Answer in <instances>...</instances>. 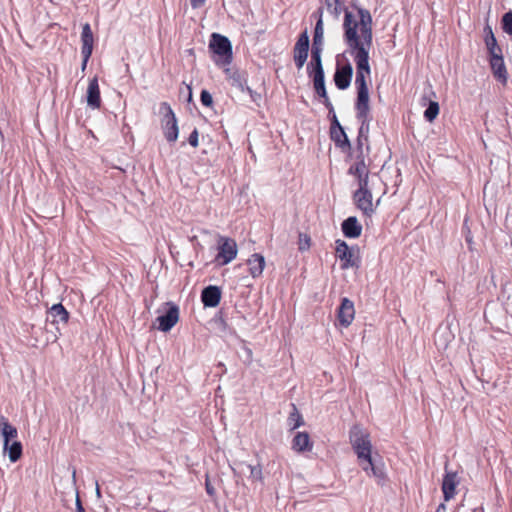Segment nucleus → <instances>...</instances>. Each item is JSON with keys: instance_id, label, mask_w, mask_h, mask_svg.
<instances>
[{"instance_id": "nucleus-33", "label": "nucleus", "mask_w": 512, "mask_h": 512, "mask_svg": "<svg viewBox=\"0 0 512 512\" xmlns=\"http://www.w3.org/2000/svg\"><path fill=\"white\" fill-rule=\"evenodd\" d=\"M232 85L242 92H246L247 85L246 79L240 73H234L231 77Z\"/></svg>"}, {"instance_id": "nucleus-28", "label": "nucleus", "mask_w": 512, "mask_h": 512, "mask_svg": "<svg viewBox=\"0 0 512 512\" xmlns=\"http://www.w3.org/2000/svg\"><path fill=\"white\" fill-rule=\"evenodd\" d=\"M287 424L290 430H295L304 424L303 417L294 404H292V411L287 419Z\"/></svg>"}, {"instance_id": "nucleus-10", "label": "nucleus", "mask_w": 512, "mask_h": 512, "mask_svg": "<svg viewBox=\"0 0 512 512\" xmlns=\"http://www.w3.org/2000/svg\"><path fill=\"white\" fill-rule=\"evenodd\" d=\"M46 320L56 326L60 333V326H65L69 320V313L61 303L54 304L47 312Z\"/></svg>"}, {"instance_id": "nucleus-25", "label": "nucleus", "mask_w": 512, "mask_h": 512, "mask_svg": "<svg viewBox=\"0 0 512 512\" xmlns=\"http://www.w3.org/2000/svg\"><path fill=\"white\" fill-rule=\"evenodd\" d=\"M0 435L3 437L4 447H8V443L17 437L18 432L7 420L2 419L0 423Z\"/></svg>"}, {"instance_id": "nucleus-30", "label": "nucleus", "mask_w": 512, "mask_h": 512, "mask_svg": "<svg viewBox=\"0 0 512 512\" xmlns=\"http://www.w3.org/2000/svg\"><path fill=\"white\" fill-rule=\"evenodd\" d=\"M326 10L334 17L338 18L342 11L344 10V15L346 12H349L347 9H344L340 0H325Z\"/></svg>"}, {"instance_id": "nucleus-32", "label": "nucleus", "mask_w": 512, "mask_h": 512, "mask_svg": "<svg viewBox=\"0 0 512 512\" xmlns=\"http://www.w3.org/2000/svg\"><path fill=\"white\" fill-rule=\"evenodd\" d=\"M357 119L360 121L358 135H360L361 137H364V140L366 142H368L369 123H370L369 114H365V117H357Z\"/></svg>"}, {"instance_id": "nucleus-2", "label": "nucleus", "mask_w": 512, "mask_h": 512, "mask_svg": "<svg viewBox=\"0 0 512 512\" xmlns=\"http://www.w3.org/2000/svg\"><path fill=\"white\" fill-rule=\"evenodd\" d=\"M349 440L362 469L379 484H383L386 480L385 466L381 459L372 456L369 433L359 425H354L349 431Z\"/></svg>"}, {"instance_id": "nucleus-41", "label": "nucleus", "mask_w": 512, "mask_h": 512, "mask_svg": "<svg viewBox=\"0 0 512 512\" xmlns=\"http://www.w3.org/2000/svg\"><path fill=\"white\" fill-rule=\"evenodd\" d=\"M488 53L490 55V59H495V57L503 58L502 49L499 46H495V47H493V49H491V48L488 49Z\"/></svg>"}, {"instance_id": "nucleus-50", "label": "nucleus", "mask_w": 512, "mask_h": 512, "mask_svg": "<svg viewBox=\"0 0 512 512\" xmlns=\"http://www.w3.org/2000/svg\"><path fill=\"white\" fill-rule=\"evenodd\" d=\"M83 57V61H82V65H81V68L82 70L84 71L86 69V66H87V63L89 61L90 58H85V56H82Z\"/></svg>"}, {"instance_id": "nucleus-17", "label": "nucleus", "mask_w": 512, "mask_h": 512, "mask_svg": "<svg viewBox=\"0 0 512 512\" xmlns=\"http://www.w3.org/2000/svg\"><path fill=\"white\" fill-rule=\"evenodd\" d=\"M87 104L92 109H98L101 106L100 89L97 77L89 81L87 88Z\"/></svg>"}, {"instance_id": "nucleus-12", "label": "nucleus", "mask_w": 512, "mask_h": 512, "mask_svg": "<svg viewBox=\"0 0 512 512\" xmlns=\"http://www.w3.org/2000/svg\"><path fill=\"white\" fill-rule=\"evenodd\" d=\"M354 317V303L347 297L342 298L337 313V318L340 325L343 327H348L353 322Z\"/></svg>"}, {"instance_id": "nucleus-34", "label": "nucleus", "mask_w": 512, "mask_h": 512, "mask_svg": "<svg viewBox=\"0 0 512 512\" xmlns=\"http://www.w3.org/2000/svg\"><path fill=\"white\" fill-rule=\"evenodd\" d=\"M246 466L250 471L249 478L252 481H260V482L263 481V473H262V468L260 465L252 466L250 464H247Z\"/></svg>"}, {"instance_id": "nucleus-4", "label": "nucleus", "mask_w": 512, "mask_h": 512, "mask_svg": "<svg viewBox=\"0 0 512 512\" xmlns=\"http://www.w3.org/2000/svg\"><path fill=\"white\" fill-rule=\"evenodd\" d=\"M162 114L161 125L166 140L170 143L178 139L179 128L174 111L167 102H162L159 108Z\"/></svg>"}, {"instance_id": "nucleus-46", "label": "nucleus", "mask_w": 512, "mask_h": 512, "mask_svg": "<svg viewBox=\"0 0 512 512\" xmlns=\"http://www.w3.org/2000/svg\"><path fill=\"white\" fill-rule=\"evenodd\" d=\"M205 489L209 496H214L216 493L215 488L212 486V484L210 483V481L208 479H206V481H205Z\"/></svg>"}, {"instance_id": "nucleus-22", "label": "nucleus", "mask_w": 512, "mask_h": 512, "mask_svg": "<svg viewBox=\"0 0 512 512\" xmlns=\"http://www.w3.org/2000/svg\"><path fill=\"white\" fill-rule=\"evenodd\" d=\"M489 62L495 79L502 83L503 85H505L507 83L508 73L506 70L504 59L495 57V59H490Z\"/></svg>"}, {"instance_id": "nucleus-39", "label": "nucleus", "mask_w": 512, "mask_h": 512, "mask_svg": "<svg viewBox=\"0 0 512 512\" xmlns=\"http://www.w3.org/2000/svg\"><path fill=\"white\" fill-rule=\"evenodd\" d=\"M310 247V238L306 234L299 235V250L305 251Z\"/></svg>"}, {"instance_id": "nucleus-24", "label": "nucleus", "mask_w": 512, "mask_h": 512, "mask_svg": "<svg viewBox=\"0 0 512 512\" xmlns=\"http://www.w3.org/2000/svg\"><path fill=\"white\" fill-rule=\"evenodd\" d=\"M330 137L331 140L335 143V146L340 148L341 150L345 151L351 148L350 141L344 128H339L338 130L330 131Z\"/></svg>"}, {"instance_id": "nucleus-5", "label": "nucleus", "mask_w": 512, "mask_h": 512, "mask_svg": "<svg viewBox=\"0 0 512 512\" xmlns=\"http://www.w3.org/2000/svg\"><path fill=\"white\" fill-rule=\"evenodd\" d=\"M335 244V255L341 261V269L346 270L360 267V258L353 247H349L348 244L341 239H337Z\"/></svg>"}, {"instance_id": "nucleus-48", "label": "nucleus", "mask_w": 512, "mask_h": 512, "mask_svg": "<svg viewBox=\"0 0 512 512\" xmlns=\"http://www.w3.org/2000/svg\"><path fill=\"white\" fill-rule=\"evenodd\" d=\"M76 512H85L79 497L76 498Z\"/></svg>"}, {"instance_id": "nucleus-1", "label": "nucleus", "mask_w": 512, "mask_h": 512, "mask_svg": "<svg viewBox=\"0 0 512 512\" xmlns=\"http://www.w3.org/2000/svg\"><path fill=\"white\" fill-rule=\"evenodd\" d=\"M344 41L347 52L356 65L355 85L358 89L368 88L366 78L371 75L369 51L372 46V17L368 10L360 8L358 18L352 12H346L343 22Z\"/></svg>"}, {"instance_id": "nucleus-19", "label": "nucleus", "mask_w": 512, "mask_h": 512, "mask_svg": "<svg viewBox=\"0 0 512 512\" xmlns=\"http://www.w3.org/2000/svg\"><path fill=\"white\" fill-rule=\"evenodd\" d=\"M356 117H365V114H369V89H358L357 100L355 103Z\"/></svg>"}, {"instance_id": "nucleus-6", "label": "nucleus", "mask_w": 512, "mask_h": 512, "mask_svg": "<svg viewBox=\"0 0 512 512\" xmlns=\"http://www.w3.org/2000/svg\"><path fill=\"white\" fill-rule=\"evenodd\" d=\"M237 243L228 237H220L218 241V254L216 260L220 265H227L237 256Z\"/></svg>"}, {"instance_id": "nucleus-52", "label": "nucleus", "mask_w": 512, "mask_h": 512, "mask_svg": "<svg viewBox=\"0 0 512 512\" xmlns=\"http://www.w3.org/2000/svg\"><path fill=\"white\" fill-rule=\"evenodd\" d=\"M187 90H188V100L191 101L192 99V90H191V87L190 86H187Z\"/></svg>"}, {"instance_id": "nucleus-51", "label": "nucleus", "mask_w": 512, "mask_h": 512, "mask_svg": "<svg viewBox=\"0 0 512 512\" xmlns=\"http://www.w3.org/2000/svg\"><path fill=\"white\" fill-rule=\"evenodd\" d=\"M446 510V506L444 504H440L438 507H437V510L436 512H445Z\"/></svg>"}, {"instance_id": "nucleus-13", "label": "nucleus", "mask_w": 512, "mask_h": 512, "mask_svg": "<svg viewBox=\"0 0 512 512\" xmlns=\"http://www.w3.org/2000/svg\"><path fill=\"white\" fill-rule=\"evenodd\" d=\"M356 206L365 214L373 213L372 193L370 190H356L354 193Z\"/></svg>"}, {"instance_id": "nucleus-43", "label": "nucleus", "mask_w": 512, "mask_h": 512, "mask_svg": "<svg viewBox=\"0 0 512 512\" xmlns=\"http://www.w3.org/2000/svg\"><path fill=\"white\" fill-rule=\"evenodd\" d=\"M321 98L323 99V101H322V102H323V104L325 105V107H326V108L328 109V111H329V115H331L333 112H335V111H334V107H333V105H332V103H331V101H330V99H329V97H328V94H327V95H325V96H323V97H321Z\"/></svg>"}, {"instance_id": "nucleus-36", "label": "nucleus", "mask_w": 512, "mask_h": 512, "mask_svg": "<svg viewBox=\"0 0 512 512\" xmlns=\"http://www.w3.org/2000/svg\"><path fill=\"white\" fill-rule=\"evenodd\" d=\"M485 33L486 34H485L484 41H485L487 50L490 49V48L493 49V47L498 46L497 40H496V38H495V36L493 34V31H492L491 27L487 26L485 28Z\"/></svg>"}, {"instance_id": "nucleus-3", "label": "nucleus", "mask_w": 512, "mask_h": 512, "mask_svg": "<svg viewBox=\"0 0 512 512\" xmlns=\"http://www.w3.org/2000/svg\"><path fill=\"white\" fill-rule=\"evenodd\" d=\"M209 49L214 54V62L217 66H228L232 62V44L226 36L213 33L211 35Z\"/></svg>"}, {"instance_id": "nucleus-23", "label": "nucleus", "mask_w": 512, "mask_h": 512, "mask_svg": "<svg viewBox=\"0 0 512 512\" xmlns=\"http://www.w3.org/2000/svg\"><path fill=\"white\" fill-rule=\"evenodd\" d=\"M291 448L298 453L310 451L312 443L309 434L307 432H297L293 437Z\"/></svg>"}, {"instance_id": "nucleus-9", "label": "nucleus", "mask_w": 512, "mask_h": 512, "mask_svg": "<svg viewBox=\"0 0 512 512\" xmlns=\"http://www.w3.org/2000/svg\"><path fill=\"white\" fill-rule=\"evenodd\" d=\"M353 67L349 61L345 64H340L337 60L336 70L334 73V83L339 90L347 89L352 80Z\"/></svg>"}, {"instance_id": "nucleus-18", "label": "nucleus", "mask_w": 512, "mask_h": 512, "mask_svg": "<svg viewBox=\"0 0 512 512\" xmlns=\"http://www.w3.org/2000/svg\"><path fill=\"white\" fill-rule=\"evenodd\" d=\"M341 229L345 237L353 239L359 237L362 232V226L354 216L345 219L341 224Z\"/></svg>"}, {"instance_id": "nucleus-20", "label": "nucleus", "mask_w": 512, "mask_h": 512, "mask_svg": "<svg viewBox=\"0 0 512 512\" xmlns=\"http://www.w3.org/2000/svg\"><path fill=\"white\" fill-rule=\"evenodd\" d=\"M322 48L312 47L311 49V60L307 65V73L308 75L314 74H324V69L322 65Z\"/></svg>"}, {"instance_id": "nucleus-37", "label": "nucleus", "mask_w": 512, "mask_h": 512, "mask_svg": "<svg viewBox=\"0 0 512 512\" xmlns=\"http://www.w3.org/2000/svg\"><path fill=\"white\" fill-rule=\"evenodd\" d=\"M358 189L357 190H370L368 186L369 173H365L361 176H357Z\"/></svg>"}, {"instance_id": "nucleus-8", "label": "nucleus", "mask_w": 512, "mask_h": 512, "mask_svg": "<svg viewBox=\"0 0 512 512\" xmlns=\"http://www.w3.org/2000/svg\"><path fill=\"white\" fill-rule=\"evenodd\" d=\"M309 51V36L307 31L302 32L293 49V59L298 70L305 65Z\"/></svg>"}, {"instance_id": "nucleus-31", "label": "nucleus", "mask_w": 512, "mask_h": 512, "mask_svg": "<svg viewBox=\"0 0 512 512\" xmlns=\"http://www.w3.org/2000/svg\"><path fill=\"white\" fill-rule=\"evenodd\" d=\"M313 79V85L315 92L321 98L327 95L326 87H325V74H314L309 75Z\"/></svg>"}, {"instance_id": "nucleus-47", "label": "nucleus", "mask_w": 512, "mask_h": 512, "mask_svg": "<svg viewBox=\"0 0 512 512\" xmlns=\"http://www.w3.org/2000/svg\"><path fill=\"white\" fill-rule=\"evenodd\" d=\"M206 0H190L191 7L193 9H197L202 7L205 4Z\"/></svg>"}, {"instance_id": "nucleus-7", "label": "nucleus", "mask_w": 512, "mask_h": 512, "mask_svg": "<svg viewBox=\"0 0 512 512\" xmlns=\"http://www.w3.org/2000/svg\"><path fill=\"white\" fill-rule=\"evenodd\" d=\"M179 320V307L173 302H167L164 313L157 317L158 329L162 332L170 331Z\"/></svg>"}, {"instance_id": "nucleus-49", "label": "nucleus", "mask_w": 512, "mask_h": 512, "mask_svg": "<svg viewBox=\"0 0 512 512\" xmlns=\"http://www.w3.org/2000/svg\"><path fill=\"white\" fill-rule=\"evenodd\" d=\"M245 353L247 355L248 362L252 361V350L250 348H245Z\"/></svg>"}, {"instance_id": "nucleus-38", "label": "nucleus", "mask_w": 512, "mask_h": 512, "mask_svg": "<svg viewBox=\"0 0 512 512\" xmlns=\"http://www.w3.org/2000/svg\"><path fill=\"white\" fill-rule=\"evenodd\" d=\"M200 101L202 105L211 107L213 105V98L209 91L202 90L200 94Z\"/></svg>"}, {"instance_id": "nucleus-44", "label": "nucleus", "mask_w": 512, "mask_h": 512, "mask_svg": "<svg viewBox=\"0 0 512 512\" xmlns=\"http://www.w3.org/2000/svg\"><path fill=\"white\" fill-rule=\"evenodd\" d=\"M365 143L367 144L368 142H366L364 140V137H361L360 135H358V137H357V150L359 151V155H363V145Z\"/></svg>"}, {"instance_id": "nucleus-16", "label": "nucleus", "mask_w": 512, "mask_h": 512, "mask_svg": "<svg viewBox=\"0 0 512 512\" xmlns=\"http://www.w3.org/2000/svg\"><path fill=\"white\" fill-rule=\"evenodd\" d=\"M81 42H82V47H81L82 56H85L86 59L90 58L92 55V51H93L94 38H93V33H92L89 23H85L82 26Z\"/></svg>"}, {"instance_id": "nucleus-14", "label": "nucleus", "mask_w": 512, "mask_h": 512, "mask_svg": "<svg viewBox=\"0 0 512 512\" xmlns=\"http://www.w3.org/2000/svg\"><path fill=\"white\" fill-rule=\"evenodd\" d=\"M221 300V289L215 285L205 287L201 292V301L204 307L214 308Z\"/></svg>"}, {"instance_id": "nucleus-11", "label": "nucleus", "mask_w": 512, "mask_h": 512, "mask_svg": "<svg viewBox=\"0 0 512 512\" xmlns=\"http://www.w3.org/2000/svg\"><path fill=\"white\" fill-rule=\"evenodd\" d=\"M431 97L435 98L436 94L430 85L429 89L424 91V94L421 98V104L423 106L427 105V108L424 111V118L428 122L434 121L439 114V104L437 101L432 100Z\"/></svg>"}, {"instance_id": "nucleus-45", "label": "nucleus", "mask_w": 512, "mask_h": 512, "mask_svg": "<svg viewBox=\"0 0 512 512\" xmlns=\"http://www.w3.org/2000/svg\"><path fill=\"white\" fill-rule=\"evenodd\" d=\"M246 92L250 95L253 102H257L260 99V94L253 91L250 87H246Z\"/></svg>"}, {"instance_id": "nucleus-27", "label": "nucleus", "mask_w": 512, "mask_h": 512, "mask_svg": "<svg viewBox=\"0 0 512 512\" xmlns=\"http://www.w3.org/2000/svg\"><path fill=\"white\" fill-rule=\"evenodd\" d=\"M365 173H369V170L366 166L364 155H358L357 161L350 166L348 174L357 177Z\"/></svg>"}, {"instance_id": "nucleus-29", "label": "nucleus", "mask_w": 512, "mask_h": 512, "mask_svg": "<svg viewBox=\"0 0 512 512\" xmlns=\"http://www.w3.org/2000/svg\"><path fill=\"white\" fill-rule=\"evenodd\" d=\"M4 451L8 452L9 460L14 463L19 460L22 455V444L19 441H13L12 443H8V447H4Z\"/></svg>"}, {"instance_id": "nucleus-15", "label": "nucleus", "mask_w": 512, "mask_h": 512, "mask_svg": "<svg viewBox=\"0 0 512 512\" xmlns=\"http://www.w3.org/2000/svg\"><path fill=\"white\" fill-rule=\"evenodd\" d=\"M457 485V474L455 472H446L442 481V492L445 501H449L455 496Z\"/></svg>"}, {"instance_id": "nucleus-35", "label": "nucleus", "mask_w": 512, "mask_h": 512, "mask_svg": "<svg viewBox=\"0 0 512 512\" xmlns=\"http://www.w3.org/2000/svg\"><path fill=\"white\" fill-rule=\"evenodd\" d=\"M502 29L506 34L512 36V11H509L503 15Z\"/></svg>"}, {"instance_id": "nucleus-21", "label": "nucleus", "mask_w": 512, "mask_h": 512, "mask_svg": "<svg viewBox=\"0 0 512 512\" xmlns=\"http://www.w3.org/2000/svg\"><path fill=\"white\" fill-rule=\"evenodd\" d=\"M249 266V273L253 278H258L262 275L265 268V258L262 254L254 253L247 260Z\"/></svg>"}, {"instance_id": "nucleus-54", "label": "nucleus", "mask_w": 512, "mask_h": 512, "mask_svg": "<svg viewBox=\"0 0 512 512\" xmlns=\"http://www.w3.org/2000/svg\"><path fill=\"white\" fill-rule=\"evenodd\" d=\"M72 477L75 480V477H76V471L75 470L73 471Z\"/></svg>"}, {"instance_id": "nucleus-53", "label": "nucleus", "mask_w": 512, "mask_h": 512, "mask_svg": "<svg viewBox=\"0 0 512 512\" xmlns=\"http://www.w3.org/2000/svg\"><path fill=\"white\" fill-rule=\"evenodd\" d=\"M96 495H97V497H98V498H100V497H101L100 488H99V485H98V483H97V482H96Z\"/></svg>"}, {"instance_id": "nucleus-42", "label": "nucleus", "mask_w": 512, "mask_h": 512, "mask_svg": "<svg viewBox=\"0 0 512 512\" xmlns=\"http://www.w3.org/2000/svg\"><path fill=\"white\" fill-rule=\"evenodd\" d=\"M330 116H331L330 131L338 130L339 128H343L341 126L340 122L338 121V118H337L335 112H333Z\"/></svg>"}, {"instance_id": "nucleus-40", "label": "nucleus", "mask_w": 512, "mask_h": 512, "mask_svg": "<svg viewBox=\"0 0 512 512\" xmlns=\"http://www.w3.org/2000/svg\"><path fill=\"white\" fill-rule=\"evenodd\" d=\"M199 134H198V130L196 128H194V130L191 132V134L189 135V138H188V142L189 144L196 148L198 145H199Z\"/></svg>"}, {"instance_id": "nucleus-26", "label": "nucleus", "mask_w": 512, "mask_h": 512, "mask_svg": "<svg viewBox=\"0 0 512 512\" xmlns=\"http://www.w3.org/2000/svg\"><path fill=\"white\" fill-rule=\"evenodd\" d=\"M318 13H319V19L317 20L315 28H314L312 47H317V48L323 49L324 29H323V20H322V8L318 9Z\"/></svg>"}]
</instances>
